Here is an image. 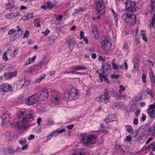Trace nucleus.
I'll return each mask as SVG.
<instances>
[{"label": "nucleus", "mask_w": 155, "mask_h": 155, "mask_svg": "<svg viewBox=\"0 0 155 155\" xmlns=\"http://www.w3.org/2000/svg\"><path fill=\"white\" fill-rule=\"evenodd\" d=\"M18 118L20 120L17 122V127L19 129H26L30 126L28 124L34 120V117L29 111H20L17 114Z\"/></svg>", "instance_id": "f257e3e1"}, {"label": "nucleus", "mask_w": 155, "mask_h": 155, "mask_svg": "<svg viewBox=\"0 0 155 155\" xmlns=\"http://www.w3.org/2000/svg\"><path fill=\"white\" fill-rule=\"evenodd\" d=\"M81 139L83 145L87 147H90L91 145L96 143L97 141V138L95 135H88L86 133L81 134Z\"/></svg>", "instance_id": "f03ea898"}, {"label": "nucleus", "mask_w": 155, "mask_h": 155, "mask_svg": "<svg viewBox=\"0 0 155 155\" xmlns=\"http://www.w3.org/2000/svg\"><path fill=\"white\" fill-rule=\"evenodd\" d=\"M64 97L67 101L77 99L78 97V91L75 88H71L65 92Z\"/></svg>", "instance_id": "7ed1b4c3"}, {"label": "nucleus", "mask_w": 155, "mask_h": 155, "mask_svg": "<svg viewBox=\"0 0 155 155\" xmlns=\"http://www.w3.org/2000/svg\"><path fill=\"white\" fill-rule=\"evenodd\" d=\"M122 18L126 23L130 25H133L136 22V16L133 13L127 12L123 14L122 15Z\"/></svg>", "instance_id": "20e7f679"}, {"label": "nucleus", "mask_w": 155, "mask_h": 155, "mask_svg": "<svg viewBox=\"0 0 155 155\" xmlns=\"http://www.w3.org/2000/svg\"><path fill=\"white\" fill-rule=\"evenodd\" d=\"M96 8L97 12L104 15L106 12V6L103 0H95Z\"/></svg>", "instance_id": "39448f33"}, {"label": "nucleus", "mask_w": 155, "mask_h": 155, "mask_svg": "<svg viewBox=\"0 0 155 155\" xmlns=\"http://www.w3.org/2000/svg\"><path fill=\"white\" fill-rule=\"evenodd\" d=\"M110 97L108 93V91L106 89L104 90V94H102L95 98V101L99 103L104 101L106 103H108L109 101Z\"/></svg>", "instance_id": "423d86ee"}, {"label": "nucleus", "mask_w": 155, "mask_h": 155, "mask_svg": "<svg viewBox=\"0 0 155 155\" xmlns=\"http://www.w3.org/2000/svg\"><path fill=\"white\" fill-rule=\"evenodd\" d=\"M52 95L51 98L52 103L55 105L60 104L62 100L61 94L58 92L54 91L52 92Z\"/></svg>", "instance_id": "0eeeda50"}, {"label": "nucleus", "mask_w": 155, "mask_h": 155, "mask_svg": "<svg viewBox=\"0 0 155 155\" xmlns=\"http://www.w3.org/2000/svg\"><path fill=\"white\" fill-rule=\"evenodd\" d=\"M126 9L129 11L134 12L138 9L136 3L132 0H127L125 3Z\"/></svg>", "instance_id": "6e6552de"}, {"label": "nucleus", "mask_w": 155, "mask_h": 155, "mask_svg": "<svg viewBox=\"0 0 155 155\" xmlns=\"http://www.w3.org/2000/svg\"><path fill=\"white\" fill-rule=\"evenodd\" d=\"M110 38L109 37L106 36L102 40L101 43L102 49L104 50H108L111 47V44L110 42Z\"/></svg>", "instance_id": "1a4fd4ad"}, {"label": "nucleus", "mask_w": 155, "mask_h": 155, "mask_svg": "<svg viewBox=\"0 0 155 155\" xmlns=\"http://www.w3.org/2000/svg\"><path fill=\"white\" fill-rule=\"evenodd\" d=\"M38 96L34 94L28 97L25 101V104L28 106H31L34 104L38 101Z\"/></svg>", "instance_id": "9d476101"}, {"label": "nucleus", "mask_w": 155, "mask_h": 155, "mask_svg": "<svg viewBox=\"0 0 155 155\" xmlns=\"http://www.w3.org/2000/svg\"><path fill=\"white\" fill-rule=\"evenodd\" d=\"M151 4L150 6L151 8V13L153 14V16L150 27H153L154 26L155 21V0H151Z\"/></svg>", "instance_id": "9b49d317"}, {"label": "nucleus", "mask_w": 155, "mask_h": 155, "mask_svg": "<svg viewBox=\"0 0 155 155\" xmlns=\"http://www.w3.org/2000/svg\"><path fill=\"white\" fill-rule=\"evenodd\" d=\"M48 91L46 88L41 89L39 91V97L42 100H45L47 99L48 97Z\"/></svg>", "instance_id": "f8f14e48"}, {"label": "nucleus", "mask_w": 155, "mask_h": 155, "mask_svg": "<svg viewBox=\"0 0 155 155\" xmlns=\"http://www.w3.org/2000/svg\"><path fill=\"white\" fill-rule=\"evenodd\" d=\"M12 86L7 83L2 84L0 85V91L3 92H8L12 91Z\"/></svg>", "instance_id": "ddd939ff"}, {"label": "nucleus", "mask_w": 155, "mask_h": 155, "mask_svg": "<svg viewBox=\"0 0 155 155\" xmlns=\"http://www.w3.org/2000/svg\"><path fill=\"white\" fill-rule=\"evenodd\" d=\"M65 131L66 130L64 128L61 130H54L47 136V137L48 138V140H49L52 137L57 136L58 134L65 132Z\"/></svg>", "instance_id": "4468645a"}, {"label": "nucleus", "mask_w": 155, "mask_h": 155, "mask_svg": "<svg viewBox=\"0 0 155 155\" xmlns=\"http://www.w3.org/2000/svg\"><path fill=\"white\" fill-rule=\"evenodd\" d=\"M54 6V5L52 2H47L41 6V8L45 10H51L53 8Z\"/></svg>", "instance_id": "2eb2a0df"}, {"label": "nucleus", "mask_w": 155, "mask_h": 155, "mask_svg": "<svg viewBox=\"0 0 155 155\" xmlns=\"http://www.w3.org/2000/svg\"><path fill=\"white\" fill-rule=\"evenodd\" d=\"M111 95L116 99L120 100L125 98L126 97V95L125 94H119L115 91H113L111 93Z\"/></svg>", "instance_id": "dca6fc26"}, {"label": "nucleus", "mask_w": 155, "mask_h": 155, "mask_svg": "<svg viewBox=\"0 0 155 155\" xmlns=\"http://www.w3.org/2000/svg\"><path fill=\"white\" fill-rule=\"evenodd\" d=\"M8 54L12 57H14L18 54L17 49L15 48H12L7 51Z\"/></svg>", "instance_id": "f3484780"}, {"label": "nucleus", "mask_w": 155, "mask_h": 155, "mask_svg": "<svg viewBox=\"0 0 155 155\" xmlns=\"http://www.w3.org/2000/svg\"><path fill=\"white\" fill-rule=\"evenodd\" d=\"M66 41L69 49H71V48L74 46L76 44L74 40L72 38H68Z\"/></svg>", "instance_id": "a211bd4d"}, {"label": "nucleus", "mask_w": 155, "mask_h": 155, "mask_svg": "<svg viewBox=\"0 0 155 155\" xmlns=\"http://www.w3.org/2000/svg\"><path fill=\"white\" fill-rule=\"evenodd\" d=\"M86 68L83 65H77L73 66L70 68V69L73 70L74 71H78L81 70H85Z\"/></svg>", "instance_id": "6ab92c4d"}, {"label": "nucleus", "mask_w": 155, "mask_h": 155, "mask_svg": "<svg viewBox=\"0 0 155 155\" xmlns=\"http://www.w3.org/2000/svg\"><path fill=\"white\" fill-rule=\"evenodd\" d=\"M115 115L112 114L109 115L106 117L105 119V122L106 123H108L114 121L115 118Z\"/></svg>", "instance_id": "aec40b11"}, {"label": "nucleus", "mask_w": 155, "mask_h": 155, "mask_svg": "<svg viewBox=\"0 0 155 155\" xmlns=\"http://www.w3.org/2000/svg\"><path fill=\"white\" fill-rule=\"evenodd\" d=\"M39 69L36 65L32 66L28 69V71L30 73H35Z\"/></svg>", "instance_id": "412c9836"}, {"label": "nucleus", "mask_w": 155, "mask_h": 155, "mask_svg": "<svg viewBox=\"0 0 155 155\" xmlns=\"http://www.w3.org/2000/svg\"><path fill=\"white\" fill-rule=\"evenodd\" d=\"M147 90L143 91L139 94L138 97L140 99H144L147 97Z\"/></svg>", "instance_id": "4be33fe9"}, {"label": "nucleus", "mask_w": 155, "mask_h": 155, "mask_svg": "<svg viewBox=\"0 0 155 155\" xmlns=\"http://www.w3.org/2000/svg\"><path fill=\"white\" fill-rule=\"evenodd\" d=\"M113 108L119 109L122 107V105L120 102H116L112 104L111 105Z\"/></svg>", "instance_id": "5701e85b"}, {"label": "nucleus", "mask_w": 155, "mask_h": 155, "mask_svg": "<svg viewBox=\"0 0 155 155\" xmlns=\"http://www.w3.org/2000/svg\"><path fill=\"white\" fill-rule=\"evenodd\" d=\"M99 78L101 81H102L104 80L107 83H109V81L107 79V77L106 75H104L102 74H101L99 75Z\"/></svg>", "instance_id": "b1692460"}, {"label": "nucleus", "mask_w": 155, "mask_h": 155, "mask_svg": "<svg viewBox=\"0 0 155 155\" xmlns=\"http://www.w3.org/2000/svg\"><path fill=\"white\" fill-rule=\"evenodd\" d=\"M4 120L5 123H8L9 120V116L7 114H4L2 116V123L4 124Z\"/></svg>", "instance_id": "393cba45"}, {"label": "nucleus", "mask_w": 155, "mask_h": 155, "mask_svg": "<svg viewBox=\"0 0 155 155\" xmlns=\"http://www.w3.org/2000/svg\"><path fill=\"white\" fill-rule=\"evenodd\" d=\"M114 59L113 60V61L112 62V65L113 68L115 70H120L123 68V65L122 64L120 65H118L117 64L114 62Z\"/></svg>", "instance_id": "a878e982"}, {"label": "nucleus", "mask_w": 155, "mask_h": 155, "mask_svg": "<svg viewBox=\"0 0 155 155\" xmlns=\"http://www.w3.org/2000/svg\"><path fill=\"white\" fill-rule=\"evenodd\" d=\"M97 27L95 25L92 28V32L94 33V36L96 39H98L99 38L98 31L97 30Z\"/></svg>", "instance_id": "bb28decb"}, {"label": "nucleus", "mask_w": 155, "mask_h": 155, "mask_svg": "<svg viewBox=\"0 0 155 155\" xmlns=\"http://www.w3.org/2000/svg\"><path fill=\"white\" fill-rule=\"evenodd\" d=\"M147 112L150 118L155 117V110L147 109Z\"/></svg>", "instance_id": "cd10ccee"}, {"label": "nucleus", "mask_w": 155, "mask_h": 155, "mask_svg": "<svg viewBox=\"0 0 155 155\" xmlns=\"http://www.w3.org/2000/svg\"><path fill=\"white\" fill-rule=\"evenodd\" d=\"M72 155H85V154L82 151L78 150H74Z\"/></svg>", "instance_id": "c85d7f7f"}, {"label": "nucleus", "mask_w": 155, "mask_h": 155, "mask_svg": "<svg viewBox=\"0 0 155 155\" xmlns=\"http://www.w3.org/2000/svg\"><path fill=\"white\" fill-rule=\"evenodd\" d=\"M110 68V65L107 63L104 62L102 63V68L103 70L108 71V68Z\"/></svg>", "instance_id": "c756f323"}, {"label": "nucleus", "mask_w": 155, "mask_h": 155, "mask_svg": "<svg viewBox=\"0 0 155 155\" xmlns=\"http://www.w3.org/2000/svg\"><path fill=\"white\" fill-rule=\"evenodd\" d=\"M33 16V13H30L24 15L23 17V19L24 20H27L32 18Z\"/></svg>", "instance_id": "7c9ffc66"}, {"label": "nucleus", "mask_w": 155, "mask_h": 155, "mask_svg": "<svg viewBox=\"0 0 155 155\" xmlns=\"http://www.w3.org/2000/svg\"><path fill=\"white\" fill-rule=\"evenodd\" d=\"M45 57H44L41 61L37 65V66L40 69L45 64Z\"/></svg>", "instance_id": "2f4dec72"}, {"label": "nucleus", "mask_w": 155, "mask_h": 155, "mask_svg": "<svg viewBox=\"0 0 155 155\" xmlns=\"http://www.w3.org/2000/svg\"><path fill=\"white\" fill-rule=\"evenodd\" d=\"M40 21L39 19H35L34 20V25L36 27H40Z\"/></svg>", "instance_id": "473e14b6"}, {"label": "nucleus", "mask_w": 155, "mask_h": 155, "mask_svg": "<svg viewBox=\"0 0 155 155\" xmlns=\"http://www.w3.org/2000/svg\"><path fill=\"white\" fill-rule=\"evenodd\" d=\"M150 81L153 84H155V78L153 73L152 72L150 74Z\"/></svg>", "instance_id": "72a5a7b5"}, {"label": "nucleus", "mask_w": 155, "mask_h": 155, "mask_svg": "<svg viewBox=\"0 0 155 155\" xmlns=\"http://www.w3.org/2000/svg\"><path fill=\"white\" fill-rule=\"evenodd\" d=\"M14 2H10L8 3L6 6V8L7 9H11L14 7Z\"/></svg>", "instance_id": "f704fd0d"}, {"label": "nucleus", "mask_w": 155, "mask_h": 155, "mask_svg": "<svg viewBox=\"0 0 155 155\" xmlns=\"http://www.w3.org/2000/svg\"><path fill=\"white\" fill-rule=\"evenodd\" d=\"M9 78L11 79L14 77H15L17 75V72L14 71V72H9L8 73Z\"/></svg>", "instance_id": "c9c22d12"}, {"label": "nucleus", "mask_w": 155, "mask_h": 155, "mask_svg": "<svg viewBox=\"0 0 155 155\" xmlns=\"http://www.w3.org/2000/svg\"><path fill=\"white\" fill-rule=\"evenodd\" d=\"M150 132L153 136L155 135V126L153 124V126L150 128Z\"/></svg>", "instance_id": "e433bc0d"}, {"label": "nucleus", "mask_w": 155, "mask_h": 155, "mask_svg": "<svg viewBox=\"0 0 155 155\" xmlns=\"http://www.w3.org/2000/svg\"><path fill=\"white\" fill-rule=\"evenodd\" d=\"M1 78L3 80H6L10 79L8 76V73L5 72L3 75V76L1 77Z\"/></svg>", "instance_id": "4c0bfd02"}, {"label": "nucleus", "mask_w": 155, "mask_h": 155, "mask_svg": "<svg viewBox=\"0 0 155 155\" xmlns=\"http://www.w3.org/2000/svg\"><path fill=\"white\" fill-rule=\"evenodd\" d=\"M45 75L44 74H41L40 77H39L36 81V82L38 83L41 81L43 79H44Z\"/></svg>", "instance_id": "58836bf2"}, {"label": "nucleus", "mask_w": 155, "mask_h": 155, "mask_svg": "<svg viewBox=\"0 0 155 155\" xmlns=\"http://www.w3.org/2000/svg\"><path fill=\"white\" fill-rule=\"evenodd\" d=\"M8 151L12 154H13L15 152V150H14V147L12 146L9 147L7 149Z\"/></svg>", "instance_id": "ea45409f"}, {"label": "nucleus", "mask_w": 155, "mask_h": 155, "mask_svg": "<svg viewBox=\"0 0 155 155\" xmlns=\"http://www.w3.org/2000/svg\"><path fill=\"white\" fill-rule=\"evenodd\" d=\"M126 128L127 131L129 133H130L133 131V129L132 127L130 125H127L126 126Z\"/></svg>", "instance_id": "a19ab883"}, {"label": "nucleus", "mask_w": 155, "mask_h": 155, "mask_svg": "<svg viewBox=\"0 0 155 155\" xmlns=\"http://www.w3.org/2000/svg\"><path fill=\"white\" fill-rule=\"evenodd\" d=\"M26 143V140L24 138H21L19 141V143L22 145L25 144Z\"/></svg>", "instance_id": "79ce46f5"}, {"label": "nucleus", "mask_w": 155, "mask_h": 155, "mask_svg": "<svg viewBox=\"0 0 155 155\" xmlns=\"http://www.w3.org/2000/svg\"><path fill=\"white\" fill-rule=\"evenodd\" d=\"M119 92L120 94L122 93V92H123L124 91L125 89V87L123 85H121L119 86Z\"/></svg>", "instance_id": "37998d69"}, {"label": "nucleus", "mask_w": 155, "mask_h": 155, "mask_svg": "<svg viewBox=\"0 0 155 155\" xmlns=\"http://www.w3.org/2000/svg\"><path fill=\"white\" fill-rule=\"evenodd\" d=\"M30 83V81L28 80H25L24 83L22 85V87H26Z\"/></svg>", "instance_id": "c03bdc74"}, {"label": "nucleus", "mask_w": 155, "mask_h": 155, "mask_svg": "<svg viewBox=\"0 0 155 155\" xmlns=\"http://www.w3.org/2000/svg\"><path fill=\"white\" fill-rule=\"evenodd\" d=\"M54 124V122L53 120H51L49 119H48V120L47 121L46 124L47 125H52Z\"/></svg>", "instance_id": "a18cd8bd"}, {"label": "nucleus", "mask_w": 155, "mask_h": 155, "mask_svg": "<svg viewBox=\"0 0 155 155\" xmlns=\"http://www.w3.org/2000/svg\"><path fill=\"white\" fill-rule=\"evenodd\" d=\"M147 94L150 95L151 97H153L154 96V94L151 91L147 89Z\"/></svg>", "instance_id": "49530a36"}, {"label": "nucleus", "mask_w": 155, "mask_h": 155, "mask_svg": "<svg viewBox=\"0 0 155 155\" xmlns=\"http://www.w3.org/2000/svg\"><path fill=\"white\" fill-rule=\"evenodd\" d=\"M20 15V13L18 12H14L11 13V15L13 17V18L15 17H16Z\"/></svg>", "instance_id": "de8ad7c7"}, {"label": "nucleus", "mask_w": 155, "mask_h": 155, "mask_svg": "<svg viewBox=\"0 0 155 155\" xmlns=\"http://www.w3.org/2000/svg\"><path fill=\"white\" fill-rule=\"evenodd\" d=\"M114 17L115 22V25L117 26V21H118V16L117 15L116 13L114 15Z\"/></svg>", "instance_id": "09e8293b"}, {"label": "nucleus", "mask_w": 155, "mask_h": 155, "mask_svg": "<svg viewBox=\"0 0 155 155\" xmlns=\"http://www.w3.org/2000/svg\"><path fill=\"white\" fill-rule=\"evenodd\" d=\"M132 137L128 135L126 136L124 140L126 141L130 142L132 140Z\"/></svg>", "instance_id": "8fccbe9b"}, {"label": "nucleus", "mask_w": 155, "mask_h": 155, "mask_svg": "<svg viewBox=\"0 0 155 155\" xmlns=\"http://www.w3.org/2000/svg\"><path fill=\"white\" fill-rule=\"evenodd\" d=\"M2 58L3 60L5 61H7L8 60V58L7 56V52H5L2 56Z\"/></svg>", "instance_id": "3c124183"}, {"label": "nucleus", "mask_w": 155, "mask_h": 155, "mask_svg": "<svg viewBox=\"0 0 155 155\" xmlns=\"http://www.w3.org/2000/svg\"><path fill=\"white\" fill-rule=\"evenodd\" d=\"M29 31L28 30H25V32L24 34L23 38H27L29 35Z\"/></svg>", "instance_id": "603ef678"}, {"label": "nucleus", "mask_w": 155, "mask_h": 155, "mask_svg": "<svg viewBox=\"0 0 155 155\" xmlns=\"http://www.w3.org/2000/svg\"><path fill=\"white\" fill-rule=\"evenodd\" d=\"M36 58V56H34L33 57L30 58L28 59L31 63L34 62Z\"/></svg>", "instance_id": "864d4df0"}, {"label": "nucleus", "mask_w": 155, "mask_h": 155, "mask_svg": "<svg viewBox=\"0 0 155 155\" xmlns=\"http://www.w3.org/2000/svg\"><path fill=\"white\" fill-rule=\"evenodd\" d=\"M50 30L48 29H47L45 31H42V33L45 35H47L50 33Z\"/></svg>", "instance_id": "5fc2aeb1"}, {"label": "nucleus", "mask_w": 155, "mask_h": 155, "mask_svg": "<svg viewBox=\"0 0 155 155\" xmlns=\"http://www.w3.org/2000/svg\"><path fill=\"white\" fill-rule=\"evenodd\" d=\"M148 109H149L155 110V103L150 105Z\"/></svg>", "instance_id": "6e6d98bb"}, {"label": "nucleus", "mask_w": 155, "mask_h": 155, "mask_svg": "<svg viewBox=\"0 0 155 155\" xmlns=\"http://www.w3.org/2000/svg\"><path fill=\"white\" fill-rule=\"evenodd\" d=\"M153 145V144H150V145L148 146V147H146L144 146L142 149H141L142 150H148L150 149V147L151 146H152Z\"/></svg>", "instance_id": "4d7b16f0"}, {"label": "nucleus", "mask_w": 155, "mask_h": 155, "mask_svg": "<svg viewBox=\"0 0 155 155\" xmlns=\"http://www.w3.org/2000/svg\"><path fill=\"white\" fill-rule=\"evenodd\" d=\"M16 30L15 29H12L11 30H9L8 31V33L9 35H12L13 33H14L15 31H16Z\"/></svg>", "instance_id": "13d9d810"}, {"label": "nucleus", "mask_w": 155, "mask_h": 155, "mask_svg": "<svg viewBox=\"0 0 155 155\" xmlns=\"http://www.w3.org/2000/svg\"><path fill=\"white\" fill-rule=\"evenodd\" d=\"M79 12H80L79 11V9H75L74 10L72 15L73 16H74Z\"/></svg>", "instance_id": "bf43d9fd"}, {"label": "nucleus", "mask_w": 155, "mask_h": 155, "mask_svg": "<svg viewBox=\"0 0 155 155\" xmlns=\"http://www.w3.org/2000/svg\"><path fill=\"white\" fill-rule=\"evenodd\" d=\"M146 76L144 74H143L142 76V81L144 83L146 82Z\"/></svg>", "instance_id": "052dcab7"}, {"label": "nucleus", "mask_w": 155, "mask_h": 155, "mask_svg": "<svg viewBox=\"0 0 155 155\" xmlns=\"http://www.w3.org/2000/svg\"><path fill=\"white\" fill-rule=\"evenodd\" d=\"M146 118V116L145 115L143 114L141 117L140 120L141 121H144L145 120Z\"/></svg>", "instance_id": "680f3d73"}, {"label": "nucleus", "mask_w": 155, "mask_h": 155, "mask_svg": "<svg viewBox=\"0 0 155 155\" xmlns=\"http://www.w3.org/2000/svg\"><path fill=\"white\" fill-rule=\"evenodd\" d=\"M123 49L125 50H127L129 48L128 45L126 44H124L123 47Z\"/></svg>", "instance_id": "e2e57ef3"}, {"label": "nucleus", "mask_w": 155, "mask_h": 155, "mask_svg": "<svg viewBox=\"0 0 155 155\" xmlns=\"http://www.w3.org/2000/svg\"><path fill=\"white\" fill-rule=\"evenodd\" d=\"M110 76L112 78L117 79L119 77V75L111 74Z\"/></svg>", "instance_id": "0e129e2a"}, {"label": "nucleus", "mask_w": 155, "mask_h": 155, "mask_svg": "<svg viewBox=\"0 0 155 155\" xmlns=\"http://www.w3.org/2000/svg\"><path fill=\"white\" fill-rule=\"evenodd\" d=\"M16 28H17V30L18 31L21 32V34L22 33L23 31L21 30V28L20 27L19 25L17 26Z\"/></svg>", "instance_id": "69168bd1"}, {"label": "nucleus", "mask_w": 155, "mask_h": 155, "mask_svg": "<svg viewBox=\"0 0 155 155\" xmlns=\"http://www.w3.org/2000/svg\"><path fill=\"white\" fill-rule=\"evenodd\" d=\"M35 138V136L33 134H31L29 135L28 138V140H31L34 139Z\"/></svg>", "instance_id": "338daca9"}, {"label": "nucleus", "mask_w": 155, "mask_h": 155, "mask_svg": "<svg viewBox=\"0 0 155 155\" xmlns=\"http://www.w3.org/2000/svg\"><path fill=\"white\" fill-rule=\"evenodd\" d=\"M133 123L135 125H137L138 123V120L137 118H135L133 120Z\"/></svg>", "instance_id": "774afa93"}]
</instances>
